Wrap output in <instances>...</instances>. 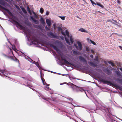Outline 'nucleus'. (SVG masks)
<instances>
[{
	"mask_svg": "<svg viewBox=\"0 0 122 122\" xmlns=\"http://www.w3.org/2000/svg\"><path fill=\"white\" fill-rule=\"evenodd\" d=\"M66 34L68 38H70V41L72 44L74 42L73 39L72 37L71 36H70L69 33L67 30H66L65 31Z\"/></svg>",
	"mask_w": 122,
	"mask_h": 122,
	"instance_id": "5",
	"label": "nucleus"
},
{
	"mask_svg": "<svg viewBox=\"0 0 122 122\" xmlns=\"http://www.w3.org/2000/svg\"><path fill=\"white\" fill-rule=\"evenodd\" d=\"M99 80L101 82H103L104 84H107L108 85L110 84L117 88H120L119 86L117 85L112 83L110 81L105 80L101 78L99 79Z\"/></svg>",
	"mask_w": 122,
	"mask_h": 122,
	"instance_id": "2",
	"label": "nucleus"
},
{
	"mask_svg": "<svg viewBox=\"0 0 122 122\" xmlns=\"http://www.w3.org/2000/svg\"><path fill=\"white\" fill-rule=\"evenodd\" d=\"M34 17H35V18H36V19H37L38 18V16H37V15L36 14H35V15H34Z\"/></svg>",
	"mask_w": 122,
	"mask_h": 122,
	"instance_id": "34",
	"label": "nucleus"
},
{
	"mask_svg": "<svg viewBox=\"0 0 122 122\" xmlns=\"http://www.w3.org/2000/svg\"><path fill=\"white\" fill-rule=\"evenodd\" d=\"M15 61L17 62L19 61V60L17 59L16 57H15Z\"/></svg>",
	"mask_w": 122,
	"mask_h": 122,
	"instance_id": "38",
	"label": "nucleus"
},
{
	"mask_svg": "<svg viewBox=\"0 0 122 122\" xmlns=\"http://www.w3.org/2000/svg\"><path fill=\"white\" fill-rule=\"evenodd\" d=\"M42 80V81L43 83L44 84V85H47L48 86H49V85H48L47 84H46L45 82V80L43 78L42 79H41Z\"/></svg>",
	"mask_w": 122,
	"mask_h": 122,
	"instance_id": "16",
	"label": "nucleus"
},
{
	"mask_svg": "<svg viewBox=\"0 0 122 122\" xmlns=\"http://www.w3.org/2000/svg\"><path fill=\"white\" fill-rule=\"evenodd\" d=\"M28 11V12L29 13V14H30V15L31 14V12L30 10L29 11Z\"/></svg>",
	"mask_w": 122,
	"mask_h": 122,
	"instance_id": "46",
	"label": "nucleus"
},
{
	"mask_svg": "<svg viewBox=\"0 0 122 122\" xmlns=\"http://www.w3.org/2000/svg\"><path fill=\"white\" fill-rule=\"evenodd\" d=\"M96 61H98V59L97 56L96 58L94 59Z\"/></svg>",
	"mask_w": 122,
	"mask_h": 122,
	"instance_id": "35",
	"label": "nucleus"
},
{
	"mask_svg": "<svg viewBox=\"0 0 122 122\" xmlns=\"http://www.w3.org/2000/svg\"><path fill=\"white\" fill-rule=\"evenodd\" d=\"M31 39L32 41V42L33 43H34L37 42V39L34 37H33Z\"/></svg>",
	"mask_w": 122,
	"mask_h": 122,
	"instance_id": "15",
	"label": "nucleus"
},
{
	"mask_svg": "<svg viewBox=\"0 0 122 122\" xmlns=\"http://www.w3.org/2000/svg\"><path fill=\"white\" fill-rule=\"evenodd\" d=\"M7 58L9 59H10L11 60H13L15 61V60L14 59V58H13V57L12 56H7Z\"/></svg>",
	"mask_w": 122,
	"mask_h": 122,
	"instance_id": "25",
	"label": "nucleus"
},
{
	"mask_svg": "<svg viewBox=\"0 0 122 122\" xmlns=\"http://www.w3.org/2000/svg\"><path fill=\"white\" fill-rule=\"evenodd\" d=\"M108 63L110 64L112 66H113L114 65V64L111 61H108Z\"/></svg>",
	"mask_w": 122,
	"mask_h": 122,
	"instance_id": "26",
	"label": "nucleus"
},
{
	"mask_svg": "<svg viewBox=\"0 0 122 122\" xmlns=\"http://www.w3.org/2000/svg\"><path fill=\"white\" fill-rule=\"evenodd\" d=\"M58 17L62 20H64L65 19V16H59Z\"/></svg>",
	"mask_w": 122,
	"mask_h": 122,
	"instance_id": "27",
	"label": "nucleus"
},
{
	"mask_svg": "<svg viewBox=\"0 0 122 122\" xmlns=\"http://www.w3.org/2000/svg\"><path fill=\"white\" fill-rule=\"evenodd\" d=\"M106 71L107 72V73L108 74H110L111 73L109 69H107L106 70Z\"/></svg>",
	"mask_w": 122,
	"mask_h": 122,
	"instance_id": "22",
	"label": "nucleus"
},
{
	"mask_svg": "<svg viewBox=\"0 0 122 122\" xmlns=\"http://www.w3.org/2000/svg\"><path fill=\"white\" fill-rule=\"evenodd\" d=\"M29 38H30V39H31V37H30V36H29Z\"/></svg>",
	"mask_w": 122,
	"mask_h": 122,
	"instance_id": "57",
	"label": "nucleus"
},
{
	"mask_svg": "<svg viewBox=\"0 0 122 122\" xmlns=\"http://www.w3.org/2000/svg\"><path fill=\"white\" fill-rule=\"evenodd\" d=\"M119 47L120 48L121 50H122V47L120 46H119Z\"/></svg>",
	"mask_w": 122,
	"mask_h": 122,
	"instance_id": "50",
	"label": "nucleus"
},
{
	"mask_svg": "<svg viewBox=\"0 0 122 122\" xmlns=\"http://www.w3.org/2000/svg\"><path fill=\"white\" fill-rule=\"evenodd\" d=\"M17 1L19 2L20 1V0H16Z\"/></svg>",
	"mask_w": 122,
	"mask_h": 122,
	"instance_id": "53",
	"label": "nucleus"
},
{
	"mask_svg": "<svg viewBox=\"0 0 122 122\" xmlns=\"http://www.w3.org/2000/svg\"><path fill=\"white\" fill-rule=\"evenodd\" d=\"M73 86H72V87L74 88V89H76L77 92H78L80 91L81 92H84L86 94V93L85 91V90H84L83 88L81 87H79L77 86L74 85L73 84H72Z\"/></svg>",
	"mask_w": 122,
	"mask_h": 122,
	"instance_id": "3",
	"label": "nucleus"
},
{
	"mask_svg": "<svg viewBox=\"0 0 122 122\" xmlns=\"http://www.w3.org/2000/svg\"><path fill=\"white\" fill-rule=\"evenodd\" d=\"M46 22L48 26H50L51 25V22L50 20L48 19L46 20Z\"/></svg>",
	"mask_w": 122,
	"mask_h": 122,
	"instance_id": "12",
	"label": "nucleus"
},
{
	"mask_svg": "<svg viewBox=\"0 0 122 122\" xmlns=\"http://www.w3.org/2000/svg\"><path fill=\"white\" fill-rule=\"evenodd\" d=\"M28 24L29 25H31V24L30 23H29Z\"/></svg>",
	"mask_w": 122,
	"mask_h": 122,
	"instance_id": "56",
	"label": "nucleus"
},
{
	"mask_svg": "<svg viewBox=\"0 0 122 122\" xmlns=\"http://www.w3.org/2000/svg\"><path fill=\"white\" fill-rule=\"evenodd\" d=\"M5 0L6 1V0Z\"/></svg>",
	"mask_w": 122,
	"mask_h": 122,
	"instance_id": "60",
	"label": "nucleus"
},
{
	"mask_svg": "<svg viewBox=\"0 0 122 122\" xmlns=\"http://www.w3.org/2000/svg\"><path fill=\"white\" fill-rule=\"evenodd\" d=\"M90 1H91V2L92 3V0H90Z\"/></svg>",
	"mask_w": 122,
	"mask_h": 122,
	"instance_id": "55",
	"label": "nucleus"
},
{
	"mask_svg": "<svg viewBox=\"0 0 122 122\" xmlns=\"http://www.w3.org/2000/svg\"><path fill=\"white\" fill-rule=\"evenodd\" d=\"M14 22L20 28V29L21 30H25V27L22 26L18 22L16 21H14Z\"/></svg>",
	"mask_w": 122,
	"mask_h": 122,
	"instance_id": "7",
	"label": "nucleus"
},
{
	"mask_svg": "<svg viewBox=\"0 0 122 122\" xmlns=\"http://www.w3.org/2000/svg\"><path fill=\"white\" fill-rule=\"evenodd\" d=\"M50 35L53 38H55V36L53 33L52 32H50Z\"/></svg>",
	"mask_w": 122,
	"mask_h": 122,
	"instance_id": "23",
	"label": "nucleus"
},
{
	"mask_svg": "<svg viewBox=\"0 0 122 122\" xmlns=\"http://www.w3.org/2000/svg\"><path fill=\"white\" fill-rule=\"evenodd\" d=\"M28 11V12L29 13V14H30V15L31 14V12L30 10L29 11Z\"/></svg>",
	"mask_w": 122,
	"mask_h": 122,
	"instance_id": "45",
	"label": "nucleus"
},
{
	"mask_svg": "<svg viewBox=\"0 0 122 122\" xmlns=\"http://www.w3.org/2000/svg\"><path fill=\"white\" fill-rule=\"evenodd\" d=\"M40 21L41 22L42 24H45V22L44 20L42 18H41L40 19Z\"/></svg>",
	"mask_w": 122,
	"mask_h": 122,
	"instance_id": "17",
	"label": "nucleus"
},
{
	"mask_svg": "<svg viewBox=\"0 0 122 122\" xmlns=\"http://www.w3.org/2000/svg\"><path fill=\"white\" fill-rule=\"evenodd\" d=\"M120 70L122 72V68H119Z\"/></svg>",
	"mask_w": 122,
	"mask_h": 122,
	"instance_id": "51",
	"label": "nucleus"
},
{
	"mask_svg": "<svg viewBox=\"0 0 122 122\" xmlns=\"http://www.w3.org/2000/svg\"><path fill=\"white\" fill-rule=\"evenodd\" d=\"M0 7L2 9H3L5 11H6L7 12V13H8V14L11 16H13V14L8 9L3 7L1 5H0Z\"/></svg>",
	"mask_w": 122,
	"mask_h": 122,
	"instance_id": "6",
	"label": "nucleus"
},
{
	"mask_svg": "<svg viewBox=\"0 0 122 122\" xmlns=\"http://www.w3.org/2000/svg\"><path fill=\"white\" fill-rule=\"evenodd\" d=\"M3 55L4 56L6 57H7V56L6 55L4 54H3Z\"/></svg>",
	"mask_w": 122,
	"mask_h": 122,
	"instance_id": "41",
	"label": "nucleus"
},
{
	"mask_svg": "<svg viewBox=\"0 0 122 122\" xmlns=\"http://www.w3.org/2000/svg\"><path fill=\"white\" fill-rule=\"evenodd\" d=\"M98 12L100 13V12L99 11H98Z\"/></svg>",
	"mask_w": 122,
	"mask_h": 122,
	"instance_id": "59",
	"label": "nucleus"
},
{
	"mask_svg": "<svg viewBox=\"0 0 122 122\" xmlns=\"http://www.w3.org/2000/svg\"><path fill=\"white\" fill-rule=\"evenodd\" d=\"M50 46L51 47H52L60 55V57L62 60L64 61V62L65 64L68 65H72V64L68 62L66 59L65 58L66 56L61 53V51L57 46L52 44H51Z\"/></svg>",
	"mask_w": 122,
	"mask_h": 122,
	"instance_id": "1",
	"label": "nucleus"
},
{
	"mask_svg": "<svg viewBox=\"0 0 122 122\" xmlns=\"http://www.w3.org/2000/svg\"><path fill=\"white\" fill-rule=\"evenodd\" d=\"M86 50L88 52L89 51V48L88 47H86Z\"/></svg>",
	"mask_w": 122,
	"mask_h": 122,
	"instance_id": "29",
	"label": "nucleus"
},
{
	"mask_svg": "<svg viewBox=\"0 0 122 122\" xmlns=\"http://www.w3.org/2000/svg\"><path fill=\"white\" fill-rule=\"evenodd\" d=\"M28 11V12L29 13V14H30V15L31 14V12L30 10L29 11Z\"/></svg>",
	"mask_w": 122,
	"mask_h": 122,
	"instance_id": "44",
	"label": "nucleus"
},
{
	"mask_svg": "<svg viewBox=\"0 0 122 122\" xmlns=\"http://www.w3.org/2000/svg\"><path fill=\"white\" fill-rule=\"evenodd\" d=\"M90 41L92 44H93L94 45H96V43H95V42H94L91 40H90Z\"/></svg>",
	"mask_w": 122,
	"mask_h": 122,
	"instance_id": "28",
	"label": "nucleus"
},
{
	"mask_svg": "<svg viewBox=\"0 0 122 122\" xmlns=\"http://www.w3.org/2000/svg\"><path fill=\"white\" fill-rule=\"evenodd\" d=\"M118 80L120 82V83H121V84L122 85V79H118Z\"/></svg>",
	"mask_w": 122,
	"mask_h": 122,
	"instance_id": "30",
	"label": "nucleus"
},
{
	"mask_svg": "<svg viewBox=\"0 0 122 122\" xmlns=\"http://www.w3.org/2000/svg\"><path fill=\"white\" fill-rule=\"evenodd\" d=\"M45 28L46 29V28L47 29H48V28L46 26Z\"/></svg>",
	"mask_w": 122,
	"mask_h": 122,
	"instance_id": "54",
	"label": "nucleus"
},
{
	"mask_svg": "<svg viewBox=\"0 0 122 122\" xmlns=\"http://www.w3.org/2000/svg\"><path fill=\"white\" fill-rule=\"evenodd\" d=\"M46 15H48L49 14V11H46Z\"/></svg>",
	"mask_w": 122,
	"mask_h": 122,
	"instance_id": "36",
	"label": "nucleus"
},
{
	"mask_svg": "<svg viewBox=\"0 0 122 122\" xmlns=\"http://www.w3.org/2000/svg\"><path fill=\"white\" fill-rule=\"evenodd\" d=\"M112 20L113 21L115 22L116 23H117V22L116 20H114L112 19Z\"/></svg>",
	"mask_w": 122,
	"mask_h": 122,
	"instance_id": "42",
	"label": "nucleus"
},
{
	"mask_svg": "<svg viewBox=\"0 0 122 122\" xmlns=\"http://www.w3.org/2000/svg\"><path fill=\"white\" fill-rule=\"evenodd\" d=\"M62 34L64 35L65 37V38L66 43L69 45H70V43L69 42V39L68 38L66 37V36L65 33L63 32L62 31H61Z\"/></svg>",
	"mask_w": 122,
	"mask_h": 122,
	"instance_id": "9",
	"label": "nucleus"
},
{
	"mask_svg": "<svg viewBox=\"0 0 122 122\" xmlns=\"http://www.w3.org/2000/svg\"><path fill=\"white\" fill-rule=\"evenodd\" d=\"M90 57L92 58H93V55H91L90 56Z\"/></svg>",
	"mask_w": 122,
	"mask_h": 122,
	"instance_id": "47",
	"label": "nucleus"
},
{
	"mask_svg": "<svg viewBox=\"0 0 122 122\" xmlns=\"http://www.w3.org/2000/svg\"><path fill=\"white\" fill-rule=\"evenodd\" d=\"M107 22H111V23L112 24H115L113 22H112V21L110 20H108L107 21Z\"/></svg>",
	"mask_w": 122,
	"mask_h": 122,
	"instance_id": "32",
	"label": "nucleus"
},
{
	"mask_svg": "<svg viewBox=\"0 0 122 122\" xmlns=\"http://www.w3.org/2000/svg\"><path fill=\"white\" fill-rule=\"evenodd\" d=\"M31 20H32L34 22V23L36 24H38V22L37 21L35 20L34 18H33V16H31L30 17Z\"/></svg>",
	"mask_w": 122,
	"mask_h": 122,
	"instance_id": "13",
	"label": "nucleus"
},
{
	"mask_svg": "<svg viewBox=\"0 0 122 122\" xmlns=\"http://www.w3.org/2000/svg\"><path fill=\"white\" fill-rule=\"evenodd\" d=\"M27 9L28 11H29V10H30V9L29 7H27Z\"/></svg>",
	"mask_w": 122,
	"mask_h": 122,
	"instance_id": "40",
	"label": "nucleus"
},
{
	"mask_svg": "<svg viewBox=\"0 0 122 122\" xmlns=\"http://www.w3.org/2000/svg\"><path fill=\"white\" fill-rule=\"evenodd\" d=\"M58 30L59 31H62V28L60 27H57Z\"/></svg>",
	"mask_w": 122,
	"mask_h": 122,
	"instance_id": "24",
	"label": "nucleus"
},
{
	"mask_svg": "<svg viewBox=\"0 0 122 122\" xmlns=\"http://www.w3.org/2000/svg\"><path fill=\"white\" fill-rule=\"evenodd\" d=\"M91 3H92V4L93 5L94 4L96 5V4L93 1H92V2Z\"/></svg>",
	"mask_w": 122,
	"mask_h": 122,
	"instance_id": "39",
	"label": "nucleus"
},
{
	"mask_svg": "<svg viewBox=\"0 0 122 122\" xmlns=\"http://www.w3.org/2000/svg\"><path fill=\"white\" fill-rule=\"evenodd\" d=\"M116 73L118 75L120 76V72H119L117 71L116 72Z\"/></svg>",
	"mask_w": 122,
	"mask_h": 122,
	"instance_id": "31",
	"label": "nucleus"
},
{
	"mask_svg": "<svg viewBox=\"0 0 122 122\" xmlns=\"http://www.w3.org/2000/svg\"><path fill=\"white\" fill-rule=\"evenodd\" d=\"M117 3L119 4L120 5L121 4V2L119 0H117Z\"/></svg>",
	"mask_w": 122,
	"mask_h": 122,
	"instance_id": "33",
	"label": "nucleus"
},
{
	"mask_svg": "<svg viewBox=\"0 0 122 122\" xmlns=\"http://www.w3.org/2000/svg\"><path fill=\"white\" fill-rule=\"evenodd\" d=\"M91 51L92 53H94V51L93 50H92Z\"/></svg>",
	"mask_w": 122,
	"mask_h": 122,
	"instance_id": "48",
	"label": "nucleus"
},
{
	"mask_svg": "<svg viewBox=\"0 0 122 122\" xmlns=\"http://www.w3.org/2000/svg\"><path fill=\"white\" fill-rule=\"evenodd\" d=\"M44 99L45 100H46V98H44Z\"/></svg>",
	"mask_w": 122,
	"mask_h": 122,
	"instance_id": "58",
	"label": "nucleus"
},
{
	"mask_svg": "<svg viewBox=\"0 0 122 122\" xmlns=\"http://www.w3.org/2000/svg\"><path fill=\"white\" fill-rule=\"evenodd\" d=\"M79 59L80 61H82L85 64H87V62L86 60L81 56H79Z\"/></svg>",
	"mask_w": 122,
	"mask_h": 122,
	"instance_id": "8",
	"label": "nucleus"
},
{
	"mask_svg": "<svg viewBox=\"0 0 122 122\" xmlns=\"http://www.w3.org/2000/svg\"><path fill=\"white\" fill-rule=\"evenodd\" d=\"M16 7L17 9H20L19 7H18V6L16 5Z\"/></svg>",
	"mask_w": 122,
	"mask_h": 122,
	"instance_id": "49",
	"label": "nucleus"
},
{
	"mask_svg": "<svg viewBox=\"0 0 122 122\" xmlns=\"http://www.w3.org/2000/svg\"><path fill=\"white\" fill-rule=\"evenodd\" d=\"M33 14H34V15H35V14H36L34 12V11H33Z\"/></svg>",
	"mask_w": 122,
	"mask_h": 122,
	"instance_id": "52",
	"label": "nucleus"
},
{
	"mask_svg": "<svg viewBox=\"0 0 122 122\" xmlns=\"http://www.w3.org/2000/svg\"><path fill=\"white\" fill-rule=\"evenodd\" d=\"M77 43L78 45V47L77 45L75 44L74 46L77 50H81L82 49V46L81 43L79 41H78Z\"/></svg>",
	"mask_w": 122,
	"mask_h": 122,
	"instance_id": "4",
	"label": "nucleus"
},
{
	"mask_svg": "<svg viewBox=\"0 0 122 122\" xmlns=\"http://www.w3.org/2000/svg\"><path fill=\"white\" fill-rule=\"evenodd\" d=\"M88 63L90 66L93 67H96L97 66V64L91 61L88 62Z\"/></svg>",
	"mask_w": 122,
	"mask_h": 122,
	"instance_id": "10",
	"label": "nucleus"
},
{
	"mask_svg": "<svg viewBox=\"0 0 122 122\" xmlns=\"http://www.w3.org/2000/svg\"><path fill=\"white\" fill-rule=\"evenodd\" d=\"M78 30L81 32H86L88 33V31L82 28H80Z\"/></svg>",
	"mask_w": 122,
	"mask_h": 122,
	"instance_id": "11",
	"label": "nucleus"
},
{
	"mask_svg": "<svg viewBox=\"0 0 122 122\" xmlns=\"http://www.w3.org/2000/svg\"><path fill=\"white\" fill-rule=\"evenodd\" d=\"M0 72L2 73L5 76H6V75L5 74V73H6L7 72V71L6 70L4 69V70H0Z\"/></svg>",
	"mask_w": 122,
	"mask_h": 122,
	"instance_id": "14",
	"label": "nucleus"
},
{
	"mask_svg": "<svg viewBox=\"0 0 122 122\" xmlns=\"http://www.w3.org/2000/svg\"><path fill=\"white\" fill-rule=\"evenodd\" d=\"M21 9L23 11V12L25 14H26L27 13V12L25 9L23 7H22L21 8Z\"/></svg>",
	"mask_w": 122,
	"mask_h": 122,
	"instance_id": "19",
	"label": "nucleus"
},
{
	"mask_svg": "<svg viewBox=\"0 0 122 122\" xmlns=\"http://www.w3.org/2000/svg\"><path fill=\"white\" fill-rule=\"evenodd\" d=\"M40 76H41V79H42L43 78L42 77V73L41 72H40Z\"/></svg>",
	"mask_w": 122,
	"mask_h": 122,
	"instance_id": "37",
	"label": "nucleus"
},
{
	"mask_svg": "<svg viewBox=\"0 0 122 122\" xmlns=\"http://www.w3.org/2000/svg\"><path fill=\"white\" fill-rule=\"evenodd\" d=\"M73 53L74 54H77V52L75 51H73Z\"/></svg>",
	"mask_w": 122,
	"mask_h": 122,
	"instance_id": "43",
	"label": "nucleus"
},
{
	"mask_svg": "<svg viewBox=\"0 0 122 122\" xmlns=\"http://www.w3.org/2000/svg\"><path fill=\"white\" fill-rule=\"evenodd\" d=\"M0 4L3 5H5V3L2 0H0Z\"/></svg>",
	"mask_w": 122,
	"mask_h": 122,
	"instance_id": "20",
	"label": "nucleus"
},
{
	"mask_svg": "<svg viewBox=\"0 0 122 122\" xmlns=\"http://www.w3.org/2000/svg\"><path fill=\"white\" fill-rule=\"evenodd\" d=\"M96 4V5H97L100 6L102 8H104V6L103 5L101 4H100L98 3V2H97Z\"/></svg>",
	"mask_w": 122,
	"mask_h": 122,
	"instance_id": "18",
	"label": "nucleus"
},
{
	"mask_svg": "<svg viewBox=\"0 0 122 122\" xmlns=\"http://www.w3.org/2000/svg\"><path fill=\"white\" fill-rule=\"evenodd\" d=\"M40 12L41 14H42L44 12V10L42 8H40Z\"/></svg>",
	"mask_w": 122,
	"mask_h": 122,
	"instance_id": "21",
	"label": "nucleus"
}]
</instances>
